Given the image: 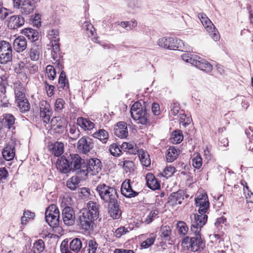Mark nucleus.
Here are the masks:
<instances>
[{"label": "nucleus", "instance_id": "1", "mask_svg": "<svg viewBox=\"0 0 253 253\" xmlns=\"http://www.w3.org/2000/svg\"><path fill=\"white\" fill-rule=\"evenodd\" d=\"M95 190L101 199L105 203L114 202L118 200L117 190L113 187L105 183H100L97 186Z\"/></svg>", "mask_w": 253, "mask_h": 253}, {"label": "nucleus", "instance_id": "2", "mask_svg": "<svg viewBox=\"0 0 253 253\" xmlns=\"http://www.w3.org/2000/svg\"><path fill=\"white\" fill-rule=\"evenodd\" d=\"M192 237H185L182 240L181 245L188 250L196 252L200 251L205 246V244L201 238L200 233H193Z\"/></svg>", "mask_w": 253, "mask_h": 253}, {"label": "nucleus", "instance_id": "3", "mask_svg": "<svg viewBox=\"0 0 253 253\" xmlns=\"http://www.w3.org/2000/svg\"><path fill=\"white\" fill-rule=\"evenodd\" d=\"M68 156L71 170L83 176V173L87 170L85 161L76 154H71Z\"/></svg>", "mask_w": 253, "mask_h": 253}, {"label": "nucleus", "instance_id": "4", "mask_svg": "<svg viewBox=\"0 0 253 253\" xmlns=\"http://www.w3.org/2000/svg\"><path fill=\"white\" fill-rule=\"evenodd\" d=\"M86 211H81L77 219V222L80 228L84 231L90 232L93 229L94 221L96 219L89 216Z\"/></svg>", "mask_w": 253, "mask_h": 253}, {"label": "nucleus", "instance_id": "5", "mask_svg": "<svg viewBox=\"0 0 253 253\" xmlns=\"http://www.w3.org/2000/svg\"><path fill=\"white\" fill-rule=\"evenodd\" d=\"M198 17L207 31L209 33L211 38L214 41H218L220 38L219 32L206 14L200 13L198 14Z\"/></svg>", "mask_w": 253, "mask_h": 253}, {"label": "nucleus", "instance_id": "6", "mask_svg": "<svg viewBox=\"0 0 253 253\" xmlns=\"http://www.w3.org/2000/svg\"><path fill=\"white\" fill-rule=\"evenodd\" d=\"M82 242L79 238L73 239L69 245L68 241L64 240L60 245V251L61 253H79L82 250Z\"/></svg>", "mask_w": 253, "mask_h": 253}, {"label": "nucleus", "instance_id": "7", "mask_svg": "<svg viewBox=\"0 0 253 253\" xmlns=\"http://www.w3.org/2000/svg\"><path fill=\"white\" fill-rule=\"evenodd\" d=\"M12 48L11 44L5 41H0V63L7 64L12 60Z\"/></svg>", "mask_w": 253, "mask_h": 253}, {"label": "nucleus", "instance_id": "8", "mask_svg": "<svg viewBox=\"0 0 253 253\" xmlns=\"http://www.w3.org/2000/svg\"><path fill=\"white\" fill-rule=\"evenodd\" d=\"M60 218L59 211L55 205H51L45 212L46 222L51 227H54L59 224Z\"/></svg>", "mask_w": 253, "mask_h": 253}, {"label": "nucleus", "instance_id": "9", "mask_svg": "<svg viewBox=\"0 0 253 253\" xmlns=\"http://www.w3.org/2000/svg\"><path fill=\"white\" fill-rule=\"evenodd\" d=\"M191 219V230L193 233H200L202 227L206 224L208 216L205 214H192L190 215Z\"/></svg>", "mask_w": 253, "mask_h": 253}, {"label": "nucleus", "instance_id": "10", "mask_svg": "<svg viewBox=\"0 0 253 253\" xmlns=\"http://www.w3.org/2000/svg\"><path fill=\"white\" fill-rule=\"evenodd\" d=\"M85 163L87 170L83 173V176H86L89 172H91L92 175H95L101 171L102 164L98 159L91 158L86 160Z\"/></svg>", "mask_w": 253, "mask_h": 253}, {"label": "nucleus", "instance_id": "11", "mask_svg": "<svg viewBox=\"0 0 253 253\" xmlns=\"http://www.w3.org/2000/svg\"><path fill=\"white\" fill-rule=\"evenodd\" d=\"M195 204L198 207L199 213L205 214L209 209L210 203L206 193L199 194L195 199Z\"/></svg>", "mask_w": 253, "mask_h": 253}, {"label": "nucleus", "instance_id": "12", "mask_svg": "<svg viewBox=\"0 0 253 253\" xmlns=\"http://www.w3.org/2000/svg\"><path fill=\"white\" fill-rule=\"evenodd\" d=\"M62 217L64 223L67 226L73 225L75 221V215L73 209L70 207H66L62 210Z\"/></svg>", "mask_w": 253, "mask_h": 253}, {"label": "nucleus", "instance_id": "13", "mask_svg": "<svg viewBox=\"0 0 253 253\" xmlns=\"http://www.w3.org/2000/svg\"><path fill=\"white\" fill-rule=\"evenodd\" d=\"M15 142L11 140L3 148L2 155L5 160L11 161L13 159L15 155Z\"/></svg>", "mask_w": 253, "mask_h": 253}, {"label": "nucleus", "instance_id": "14", "mask_svg": "<svg viewBox=\"0 0 253 253\" xmlns=\"http://www.w3.org/2000/svg\"><path fill=\"white\" fill-rule=\"evenodd\" d=\"M24 23L25 19L21 15H12L8 18L7 26L9 29L14 30L21 27Z\"/></svg>", "mask_w": 253, "mask_h": 253}, {"label": "nucleus", "instance_id": "15", "mask_svg": "<svg viewBox=\"0 0 253 253\" xmlns=\"http://www.w3.org/2000/svg\"><path fill=\"white\" fill-rule=\"evenodd\" d=\"M36 5L35 0H23L19 8L22 14L28 15L34 11Z\"/></svg>", "mask_w": 253, "mask_h": 253}, {"label": "nucleus", "instance_id": "16", "mask_svg": "<svg viewBox=\"0 0 253 253\" xmlns=\"http://www.w3.org/2000/svg\"><path fill=\"white\" fill-rule=\"evenodd\" d=\"M131 118L136 123L146 125L149 120V114L147 112H129Z\"/></svg>", "mask_w": 253, "mask_h": 253}, {"label": "nucleus", "instance_id": "17", "mask_svg": "<svg viewBox=\"0 0 253 253\" xmlns=\"http://www.w3.org/2000/svg\"><path fill=\"white\" fill-rule=\"evenodd\" d=\"M63 155L60 159H58L56 163L57 169L61 172L66 173L72 170L70 167L68 156Z\"/></svg>", "mask_w": 253, "mask_h": 253}, {"label": "nucleus", "instance_id": "18", "mask_svg": "<svg viewBox=\"0 0 253 253\" xmlns=\"http://www.w3.org/2000/svg\"><path fill=\"white\" fill-rule=\"evenodd\" d=\"M92 147V144L90 139L85 136L82 137L78 141L77 148L79 152L86 153L90 151Z\"/></svg>", "mask_w": 253, "mask_h": 253}, {"label": "nucleus", "instance_id": "19", "mask_svg": "<svg viewBox=\"0 0 253 253\" xmlns=\"http://www.w3.org/2000/svg\"><path fill=\"white\" fill-rule=\"evenodd\" d=\"M114 130L115 134L119 138H125L128 135L127 125L125 122H118Z\"/></svg>", "mask_w": 253, "mask_h": 253}, {"label": "nucleus", "instance_id": "20", "mask_svg": "<svg viewBox=\"0 0 253 253\" xmlns=\"http://www.w3.org/2000/svg\"><path fill=\"white\" fill-rule=\"evenodd\" d=\"M121 193L127 198H131L136 196L138 193L133 190L130 184L129 180H126L122 184Z\"/></svg>", "mask_w": 253, "mask_h": 253}, {"label": "nucleus", "instance_id": "21", "mask_svg": "<svg viewBox=\"0 0 253 253\" xmlns=\"http://www.w3.org/2000/svg\"><path fill=\"white\" fill-rule=\"evenodd\" d=\"M193 65L207 72L211 71L212 69V66L209 62L200 57H196L195 61H193Z\"/></svg>", "mask_w": 253, "mask_h": 253}, {"label": "nucleus", "instance_id": "22", "mask_svg": "<svg viewBox=\"0 0 253 253\" xmlns=\"http://www.w3.org/2000/svg\"><path fill=\"white\" fill-rule=\"evenodd\" d=\"M87 209H84L82 211L84 212L86 211L89 216L97 219L99 216L98 205L95 202L89 201L87 203Z\"/></svg>", "mask_w": 253, "mask_h": 253}, {"label": "nucleus", "instance_id": "23", "mask_svg": "<svg viewBox=\"0 0 253 253\" xmlns=\"http://www.w3.org/2000/svg\"><path fill=\"white\" fill-rule=\"evenodd\" d=\"M185 193L182 190L172 193L169 197V203L173 206L181 204L184 199Z\"/></svg>", "mask_w": 253, "mask_h": 253}, {"label": "nucleus", "instance_id": "24", "mask_svg": "<svg viewBox=\"0 0 253 253\" xmlns=\"http://www.w3.org/2000/svg\"><path fill=\"white\" fill-rule=\"evenodd\" d=\"M108 213L114 219H118L121 216V212L119 209L118 200L114 202L108 204Z\"/></svg>", "mask_w": 253, "mask_h": 253}, {"label": "nucleus", "instance_id": "25", "mask_svg": "<svg viewBox=\"0 0 253 253\" xmlns=\"http://www.w3.org/2000/svg\"><path fill=\"white\" fill-rule=\"evenodd\" d=\"M27 41L23 36H18L13 42V47L17 52H23L27 47Z\"/></svg>", "mask_w": 253, "mask_h": 253}, {"label": "nucleus", "instance_id": "26", "mask_svg": "<svg viewBox=\"0 0 253 253\" xmlns=\"http://www.w3.org/2000/svg\"><path fill=\"white\" fill-rule=\"evenodd\" d=\"M44 243L42 239L36 241L34 244L32 249H27L25 253H41L44 250Z\"/></svg>", "mask_w": 253, "mask_h": 253}, {"label": "nucleus", "instance_id": "27", "mask_svg": "<svg viewBox=\"0 0 253 253\" xmlns=\"http://www.w3.org/2000/svg\"><path fill=\"white\" fill-rule=\"evenodd\" d=\"M173 38L171 37H163L158 40V45L164 48L171 49L175 46L172 44Z\"/></svg>", "mask_w": 253, "mask_h": 253}, {"label": "nucleus", "instance_id": "28", "mask_svg": "<svg viewBox=\"0 0 253 253\" xmlns=\"http://www.w3.org/2000/svg\"><path fill=\"white\" fill-rule=\"evenodd\" d=\"M146 180L147 185L149 188L156 190L160 188V185L153 174L148 173L146 176Z\"/></svg>", "mask_w": 253, "mask_h": 253}, {"label": "nucleus", "instance_id": "29", "mask_svg": "<svg viewBox=\"0 0 253 253\" xmlns=\"http://www.w3.org/2000/svg\"><path fill=\"white\" fill-rule=\"evenodd\" d=\"M22 33L31 42L37 41L39 39V33L37 31L30 28L22 30Z\"/></svg>", "mask_w": 253, "mask_h": 253}, {"label": "nucleus", "instance_id": "30", "mask_svg": "<svg viewBox=\"0 0 253 253\" xmlns=\"http://www.w3.org/2000/svg\"><path fill=\"white\" fill-rule=\"evenodd\" d=\"M51 153L55 156H61L64 152V144L60 142H56L52 144L49 148Z\"/></svg>", "mask_w": 253, "mask_h": 253}, {"label": "nucleus", "instance_id": "31", "mask_svg": "<svg viewBox=\"0 0 253 253\" xmlns=\"http://www.w3.org/2000/svg\"><path fill=\"white\" fill-rule=\"evenodd\" d=\"M77 124L85 130H90L94 128V124L88 119L82 117L77 119Z\"/></svg>", "mask_w": 253, "mask_h": 253}, {"label": "nucleus", "instance_id": "32", "mask_svg": "<svg viewBox=\"0 0 253 253\" xmlns=\"http://www.w3.org/2000/svg\"><path fill=\"white\" fill-rule=\"evenodd\" d=\"M121 148L131 154H136L139 151L136 144L132 142H123L121 146Z\"/></svg>", "mask_w": 253, "mask_h": 253}, {"label": "nucleus", "instance_id": "33", "mask_svg": "<svg viewBox=\"0 0 253 253\" xmlns=\"http://www.w3.org/2000/svg\"><path fill=\"white\" fill-rule=\"evenodd\" d=\"M137 153L139 155V158L142 165L146 167L150 166L151 160L147 152L140 149L139 150Z\"/></svg>", "mask_w": 253, "mask_h": 253}, {"label": "nucleus", "instance_id": "34", "mask_svg": "<svg viewBox=\"0 0 253 253\" xmlns=\"http://www.w3.org/2000/svg\"><path fill=\"white\" fill-rule=\"evenodd\" d=\"M178 150L170 147L167 150L166 154V159L168 162L171 163L174 161L178 155Z\"/></svg>", "mask_w": 253, "mask_h": 253}, {"label": "nucleus", "instance_id": "35", "mask_svg": "<svg viewBox=\"0 0 253 253\" xmlns=\"http://www.w3.org/2000/svg\"><path fill=\"white\" fill-rule=\"evenodd\" d=\"M42 51L41 46L34 44L31 47L30 52V57L31 60L37 61L39 59L40 53Z\"/></svg>", "mask_w": 253, "mask_h": 253}, {"label": "nucleus", "instance_id": "36", "mask_svg": "<svg viewBox=\"0 0 253 253\" xmlns=\"http://www.w3.org/2000/svg\"><path fill=\"white\" fill-rule=\"evenodd\" d=\"M92 136L93 137L99 139L105 143L106 142L109 137L108 132L103 129H99L98 131H96L92 134Z\"/></svg>", "mask_w": 253, "mask_h": 253}, {"label": "nucleus", "instance_id": "37", "mask_svg": "<svg viewBox=\"0 0 253 253\" xmlns=\"http://www.w3.org/2000/svg\"><path fill=\"white\" fill-rule=\"evenodd\" d=\"M80 181V180L78 176H72L67 181L66 185L68 188L74 190L79 186Z\"/></svg>", "mask_w": 253, "mask_h": 253}, {"label": "nucleus", "instance_id": "38", "mask_svg": "<svg viewBox=\"0 0 253 253\" xmlns=\"http://www.w3.org/2000/svg\"><path fill=\"white\" fill-rule=\"evenodd\" d=\"M58 83L60 85V88L63 89H67L69 87L68 80L66 78V73L64 71H62L61 72L59 79Z\"/></svg>", "mask_w": 253, "mask_h": 253}, {"label": "nucleus", "instance_id": "39", "mask_svg": "<svg viewBox=\"0 0 253 253\" xmlns=\"http://www.w3.org/2000/svg\"><path fill=\"white\" fill-rule=\"evenodd\" d=\"M15 122V119L11 114H6L2 119V123L8 128H10Z\"/></svg>", "mask_w": 253, "mask_h": 253}, {"label": "nucleus", "instance_id": "40", "mask_svg": "<svg viewBox=\"0 0 253 253\" xmlns=\"http://www.w3.org/2000/svg\"><path fill=\"white\" fill-rule=\"evenodd\" d=\"M160 236L165 240H169L171 234V229L169 226H163L160 230Z\"/></svg>", "mask_w": 253, "mask_h": 253}, {"label": "nucleus", "instance_id": "41", "mask_svg": "<svg viewBox=\"0 0 253 253\" xmlns=\"http://www.w3.org/2000/svg\"><path fill=\"white\" fill-rule=\"evenodd\" d=\"M15 102L21 111H29L30 103L27 98H25L21 100L15 101Z\"/></svg>", "mask_w": 253, "mask_h": 253}, {"label": "nucleus", "instance_id": "42", "mask_svg": "<svg viewBox=\"0 0 253 253\" xmlns=\"http://www.w3.org/2000/svg\"><path fill=\"white\" fill-rule=\"evenodd\" d=\"M98 245L95 240H90L87 242L88 253H96Z\"/></svg>", "mask_w": 253, "mask_h": 253}, {"label": "nucleus", "instance_id": "43", "mask_svg": "<svg viewBox=\"0 0 253 253\" xmlns=\"http://www.w3.org/2000/svg\"><path fill=\"white\" fill-rule=\"evenodd\" d=\"M70 129L68 136L70 139L76 140L80 136V130L75 126H69Z\"/></svg>", "mask_w": 253, "mask_h": 253}, {"label": "nucleus", "instance_id": "44", "mask_svg": "<svg viewBox=\"0 0 253 253\" xmlns=\"http://www.w3.org/2000/svg\"><path fill=\"white\" fill-rule=\"evenodd\" d=\"M183 139L182 132L180 131H174L171 135V141L173 143L178 144Z\"/></svg>", "mask_w": 253, "mask_h": 253}, {"label": "nucleus", "instance_id": "45", "mask_svg": "<svg viewBox=\"0 0 253 253\" xmlns=\"http://www.w3.org/2000/svg\"><path fill=\"white\" fill-rule=\"evenodd\" d=\"M195 156L192 159V165L197 169H199L202 166V158L199 153L194 154Z\"/></svg>", "mask_w": 253, "mask_h": 253}, {"label": "nucleus", "instance_id": "46", "mask_svg": "<svg viewBox=\"0 0 253 253\" xmlns=\"http://www.w3.org/2000/svg\"><path fill=\"white\" fill-rule=\"evenodd\" d=\"M177 228L180 235L184 236L187 234L188 231V228L186 223L183 221H179L177 224Z\"/></svg>", "mask_w": 253, "mask_h": 253}, {"label": "nucleus", "instance_id": "47", "mask_svg": "<svg viewBox=\"0 0 253 253\" xmlns=\"http://www.w3.org/2000/svg\"><path fill=\"white\" fill-rule=\"evenodd\" d=\"M144 107H142L141 103L139 101L135 102L131 106L130 111H147L146 103L143 101Z\"/></svg>", "mask_w": 253, "mask_h": 253}, {"label": "nucleus", "instance_id": "48", "mask_svg": "<svg viewBox=\"0 0 253 253\" xmlns=\"http://www.w3.org/2000/svg\"><path fill=\"white\" fill-rule=\"evenodd\" d=\"M172 44L174 45L175 47L171 50H179L183 51L184 49H186V47H185V45L183 42L178 39H173V42Z\"/></svg>", "mask_w": 253, "mask_h": 253}, {"label": "nucleus", "instance_id": "49", "mask_svg": "<svg viewBox=\"0 0 253 253\" xmlns=\"http://www.w3.org/2000/svg\"><path fill=\"white\" fill-rule=\"evenodd\" d=\"M109 150L111 155L115 157L119 156L122 153L120 148L116 143L112 144L110 146Z\"/></svg>", "mask_w": 253, "mask_h": 253}, {"label": "nucleus", "instance_id": "50", "mask_svg": "<svg viewBox=\"0 0 253 253\" xmlns=\"http://www.w3.org/2000/svg\"><path fill=\"white\" fill-rule=\"evenodd\" d=\"M46 72L48 78L51 80H54L56 77V71L51 65H47L46 67Z\"/></svg>", "mask_w": 253, "mask_h": 253}, {"label": "nucleus", "instance_id": "51", "mask_svg": "<svg viewBox=\"0 0 253 253\" xmlns=\"http://www.w3.org/2000/svg\"><path fill=\"white\" fill-rule=\"evenodd\" d=\"M35 216V213L30 211H25L23 213V215L21 217V223L22 224H26L28 219L33 218Z\"/></svg>", "mask_w": 253, "mask_h": 253}, {"label": "nucleus", "instance_id": "52", "mask_svg": "<svg viewBox=\"0 0 253 253\" xmlns=\"http://www.w3.org/2000/svg\"><path fill=\"white\" fill-rule=\"evenodd\" d=\"M175 171V169L174 167L170 166H167L163 170L162 173V175L164 176L169 177L171 176Z\"/></svg>", "mask_w": 253, "mask_h": 253}, {"label": "nucleus", "instance_id": "53", "mask_svg": "<svg viewBox=\"0 0 253 253\" xmlns=\"http://www.w3.org/2000/svg\"><path fill=\"white\" fill-rule=\"evenodd\" d=\"M129 231L127 228L124 226L120 227L116 230L115 232V235L117 238H120L122 235L126 234Z\"/></svg>", "mask_w": 253, "mask_h": 253}, {"label": "nucleus", "instance_id": "54", "mask_svg": "<svg viewBox=\"0 0 253 253\" xmlns=\"http://www.w3.org/2000/svg\"><path fill=\"white\" fill-rule=\"evenodd\" d=\"M155 240V237H151L142 242L141 247L144 248H147L154 244Z\"/></svg>", "mask_w": 253, "mask_h": 253}, {"label": "nucleus", "instance_id": "55", "mask_svg": "<svg viewBox=\"0 0 253 253\" xmlns=\"http://www.w3.org/2000/svg\"><path fill=\"white\" fill-rule=\"evenodd\" d=\"M59 39H55L51 40V46L52 47V50L55 51H60Z\"/></svg>", "mask_w": 253, "mask_h": 253}, {"label": "nucleus", "instance_id": "56", "mask_svg": "<svg viewBox=\"0 0 253 253\" xmlns=\"http://www.w3.org/2000/svg\"><path fill=\"white\" fill-rule=\"evenodd\" d=\"M182 59L193 65V61H195V59L192 58L191 54L189 53H185L181 55Z\"/></svg>", "mask_w": 253, "mask_h": 253}, {"label": "nucleus", "instance_id": "57", "mask_svg": "<svg viewBox=\"0 0 253 253\" xmlns=\"http://www.w3.org/2000/svg\"><path fill=\"white\" fill-rule=\"evenodd\" d=\"M51 112H40V115L42 118L43 121L45 123H48L50 120Z\"/></svg>", "mask_w": 253, "mask_h": 253}, {"label": "nucleus", "instance_id": "58", "mask_svg": "<svg viewBox=\"0 0 253 253\" xmlns=\"http://www.w3.org/2000/svg\"><path fill=\"white\" fill-rule=\"evenodd\" d=\"M180 119L181 122H183L184 123V125L185 126L188 125L192 120L190 117L187 116V115L184 113L180 115Z\"/></svg>", "mask_w": 253, "mask_h": 253}, {"label": "nucleus", "instance_id": "59", "mask_svg": "<svg viewBox=\"0 0 253 253\" xmlns=\"http://www.w3.org/2000/svg\"><path fill=\"white\" fill-rule=\"evenodd\" d=\"M8 175V172L5 168H0V182L5 180Z\"/></svg>", "mask_w": 253, "mask_h": 253}, {"label": "nucleus", "instance_id": "60", "mask_svg": "<svg viewBox=\"0 0 253 253\" xmlns=\"http://www.w3.org/2000/svg\"><path fill=\"white\" fill-rule=\"evenodd\" d=\"M45 87L48 96H51L53 94V91L55 89L54 86L49 84L47 82H44Z\"/></svg>", "mask_w": 253, "mask_h": 253}, {"label": "nucleus", "instance_id": "61", "mask_svg": "<svg viewBox=\"0 0 253 253\" xmlns=\"http://www.w3.org/2000/svg\"><path fill=\"white\" fill-rule=\"evenodd\" d=\"M126 30H131L134 29L137 25V21L133 19L129 21H126Z\"/></svg>", "mask_w": 253, "mask_h": 253}, {"label": "nucleus", "instance_id": "62", "mask_svg": "<svg viewBox=\"0 0 253 253\" xmlns=\"http://www.w3.org/2000/svg\"><path fill=\"white\" fill-rule=\"evenodd\" d=\"M158 213V211L157 210H154L151 211L149 214L148 215L146 221L148 224L151 222L153 220V219L154 217L156 216V215Z\"/></svg>", "mask_w": 253, "mask_h": 253}, {"label": "nucleus", "instance_id": "63", "mask_svg": "<svg viewBox=\"0 0 253 253\" xmlns=\"http://www.w3.org/2000/svg\"><path fill=\"white\" fill-rule=\"evenodd\" d=\"M64 104L65 102L62 99L58 98L56 101L55 107L56 109L61 110L64 108Z\"/></svg>", "mask_w": 253, "mask_h": 253}, {"label": "nucleus", "instance_id": "64", "mask_svg": "<svg viewBox=\"0 0 253 253\" xmlns=\"http://www.w3.org/2000/svg\"><path fill=\"white\" fill-rule=\"evenodd\" d=\"M52 58L53 59V61H57L59 60L60 59H61L63 58V56L61 53L60 51H52L51 53Z\"/></svg>", "mask_w": 253, "mask_h": 253}]
</instances>
